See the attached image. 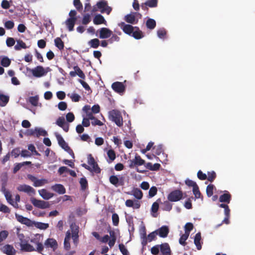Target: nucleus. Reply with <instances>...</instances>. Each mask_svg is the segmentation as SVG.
I'll return each mask as SVG.
<instances>
[{
  "mask_svg": "<svg viewBox=\"0 0 255 255\" xmlns=\"http://www.w3.org/2000/svg\"><path fill=\"white\" fill-rule=\"evenodd\" d=\"M100 44V40L98 38L92 39L88 42V44L93 48H97Z\"/></svg>",
  "mask_w": 255,
  "mask_h": 255,
  "instance_id": "42",
  "label": "nucleus"
},
{
  "mask_svg": "<svg viewBox=\"0 0 255 255\" xmlns=\"http://www.w3.org/2000/svg\"><path fill=\"white\" fill-rule=\"evenodd\" d=\"M145 167L150 170L157 171L159 169L161 165L159 163H155L152 164L151 162H148L145 164Z\"/></svg>",
  "mask_w": 255,
  "mask_h": 255,
  "instance_id": "32",
  "label": "nucleus"
},
{
  "mask_svg": "<svg viewBox=\"0 0 255 255\" xmlns=\"http://www.w3.org/2000/svg\"><path fill=\"white\" fill-rule=\"evenodd\" d=\"M8 234V232L6 230H2L0 232V244L7 238Z\"/></svg>",
  "mask_w": 255,
  "mask_h": 255,
  "instance_id": "50",
  "label": "nucleus"
},
{
  "mask_svg": "<svg viewBox=\"0 0 255 255\" xmlns=\"http://www.w3.org/2000/svg\"><path fill=\"white\" fill-rule=\"evenodd\" d=\"M0 250L1 252L7 255H14L16 253V251L13 247L8 244L2 246Z\"/></svg>",
  "mask_w": 255,
  "mask_h": 255,
  "instance_id": "15",
  "label": "nucleus"
},
{
  "mask_svg": "<svg viewBox=\"0 0 255 255\" xmlns=\"http://www.w3.org/2000/svg\"><path fill=\"white\" fill-rule=\"evenodd\" d=\"M33 226L40 230H46L49 227V224L48 223L34 221V224H33Z\"/></svg>",
  "mask_w": 255,
  "mask_h": 255,
  "instance_id": "38",
  "label": "nucleus"
},
{
  "mask_svg": "<svg viewBox=\"0 0 255 255\" xmlns=\"http://www.w3.org/2000/svg\"><path fill=\"white\" fill-rule=\"evenodd\" d=\"M35 135L37 137H39L40 135L42 136H46L47 135V132L46 130L40 128H35Z\"/></svg>",
  "mask_w": 255,
  "mask_h": 255,
  "instance_id": "47",
  "label": "nucleus"
},
{
  "mask_svg": "<svg viewBox=\"0 0 255 255\" xmlns=\"http://www.w3.org/2000/svg\"><path fill=\"white\" fill-rule=\"evenodd\" d=\"M160 201V200L159 199H158L156 202H155L152 204V206H151V212L152 213V216L153 217H157V215H156L155 214L156 213V212L158 211V209H159V204H158V203H157V201Z\"/></svg>",
  "mask_w": 255,
  "mask_h": 255,
  "instance_id": "39",
  "label": "nucleus"
},
{
  "mask_svg": "<svg viewBox=\"0 0 255 255\" xmlns=\"http://www.w3.org/2000/svg\"><path fill=\"white\" fill-rule=\"evenodd\" d=\"M184 228L185 233L189 235L190 232L193 229V225L191 223H187L185 224Z\"/></svg>",
  "mask_w": 255,
  "mask_h": 255,
  "instance_id": "57",
  "label": "nucleus"
},
{
  "mask_svg": "<svg viewBox=\"0 0 255 255\" xmlns=\"http://www.w3.org/2000/svg\"><path fill=\"white\" fill-rule=\"evenodd\" d=\"M21 250L24 252H31L35 251V248L31 245L27 243V242L24 244L21 245Z\"/></svg>",
  "mask_w": 255,
  "mask_h": 255,
  "instance_id": "31",
  "label": "nucleus"
},
{
  "mask_svg": "<svg viewBox=\"0 0 255 255\" xmlns=\"http://www.w3.org/2000/svg\"><path fill=\"white\" fill-rule=\"evenodd\" d=\"M215 188V186L213 184H209L207 186L206 188V193L207 195L210 197L213 194V190Z\"/></svg>",
  "mask_w": 255,
  "mask_h": 255,
  "instance_id": "51",
  "label": "nucleus"
},
{
  "mask_svg": "<svg viewBox=\"0 0 255 255\" xmlns=\"http://www.w3.org/2000/svg\"><path fill=\"white\" fill-rule=\"evenodd\" d=\"M107 155L108 157L109 158L110 161H109V162H111L113 161H114L116 157V153L115 151L113 149H109L107 152Z\"/></svg>",
  "mask_w": 255,
  "mask_h": 255,
  "instance_id": "48",
  "label": "nucleus"
},
{
  "mask_svg": "<svg viewBox=\"0 0 255 255\" xmlns=\"http://www.w3.org/2000/svg\"><path fill=\"white\" fill-rule=\"evenodd\" d=\"M9 98L8 96L3 95L2 94H0V106L4 107L9 101Z\"/></svg>",
  "mask_w": 255,
  "mask_h": 255,
  "instance_id": "40",
  "label": "nucleus"
},
{
  "mask_svg": "<svg viewBox=\"0 0 255 255\" xmlns=\"http://www.w3.org/2000/svg\"><path fill=\"white\" fill-rule=\"evenodd\" d=\"M77 20L73 18H68L65 21V24L68 27L69 31H72L74 29V27Z\"/></svg>",
  "mask_w": 255,
  "mask_h": 255,
  "instance_id": "30",
  "label": "nucleus"
},
{
  "mask_svg": "<svg viewBox=\"0 0 255 255\" xmlns=\"http://www.w3.org/2000/svg\"><path fill=\"white\" fill-rule=\"evenodd\" d=\"M157 34L159 38L164 39L166 35V31L164 28H160L157 30Z\"/></svg>",
  "mask_w": 255,
  "mask_h": 255,
  "instance_id": "53",
  "label": "nucleus"
},
{
  "mask_svg": "<svg viewBox=\"0 0 255 255\" xmlns=\"http://www.w3.org/2000/svg\"><path fill=\"white\" fill-rule=\"evenodd\" d=\"M71 235V234L70 231H67L66 233V236L64 241V247L66 251H69L71 248L70 243Z\"/></svg>",
  "mask_w": 255,
  "mask_h": 255,
  "instance_id": "24",
  "label": "nucleus"
},
{
  "mask_svg": "<svg viewBox=\"0 0 255 255\" xmlns=\"http://www.w3.org/2000/svg\"><path fill=\"white\" fill-rule=\"evenodd\" d=\"M133 195L137 199L140 200L142 198L143 193L138 188H134L133 190Z\"/></svg>",
  "mask_w": 255,
  "mask_h": 255,
  "instance_id": "44",
  "label": "nucleus"
},
{
  "mask_svg": "<svg viewBox=\"0 0 255 255\" xmlns=\"http://www.w3.org/2000/svg\"><path fill=\"white\" fill-rule=\"evenodd\" d=\"M17 189L20 192H23L29 194L35 193V190L32 187L26 184L20 185L17 187Z\"/></svg>",
  "mask_w": 255,
  "mask_h": 255,
  "instance_id": "17",
  "label": "nucleus"
},
{
  "mask_svg": "<svg viewBox=\"0 0 255 255\" xmlns=\"http://www.w3.org/2000/svg\"><path fill=\"white\" fill-rule=\"evenodd\" d=\"M27 70L31 71L33 75L35 77H41L47 73V72L45 71L44 68L41 66H37L32 69L27 68Z\"/></svg>",
  "mask_w": 255,
  "mask_h": 255,
  "instance_id": "9",
  "label": "nucleus"
},
{
  "mask_svg": "<svg viewBox=\"0 0 255 255\" xmlns=\"http://www.w3.org/2000/svg\"><path fill=\"white\" fill-rule=\"evenodd\" d=\"M59 145L64 149L69 146L68 144L65 142L62 136L58 133L55 134Z\"/></svg>",
  "mask_w": 255,
  "mask_h": 255,
  "instance_id": "28",
  "label": "nucleus"
},
{
  "mask_svg": "<svg viewBox=\"0 0 255 255\" xmlns=\"http://www.w3.org/2000/svg\"><path fill=\"white\" fill-rule=\"evenodd\" d=\"M15 218L18 222L20 223L21 224L26 225L28 227H33V224H34V221H32L30 219L24 217L22 215L15 214Z\"/></svg>",
  "mask_w": 255,
  "mask_h": 255,
  "instance_id": "11",
  "label": "nucleus"
},
{
  "mask_svg": "<svg viewBox=\"0 0 255 255\" xmlns=\"http://www.w3.org/2000/svg\"><path fill=\"white\" fill-rule=\"evenodd\" d=\"M162 205V209L164 211H170L172 208V205L168 201H164Z\"/></svg>",
  "mask_w": 255,
  "mask_h": 255,
  "instance_id": "49",
  "label": "nucleus"
},
{
  "mask_svg": "<svg viewBox=\"0 0 255 255\" xmlns=\"http://www.w3.org/2000/svg\"><path fill=\"white\" fill-rule=\"evenodd\" d=\"M141 238L142 239L141 244L144 246L147 243V239L146 236V232L145 227H143L140 232Z\"/></svg>",
  "mask_w": 255,
  "mask_h": 255,
  "instance_id": "37",
  "label": "nucleus"
},
{
  "mask_svg": "<svg viewBox=\"0 0 255 255\" xmlns=\"http://www.w3.org/2000/svg\"><path fill=\"white\" fill-rule=\"evenodd\" d=\"M119 26L126 34L130 36L132 33H133V30L134 29V26L130 24H126L124 22H122L121 23H120Z\"/></svg>",
  "mask_w": 255,
  "mask_h": 255,
  "instance_id": "16",
  "label": "nucleus"
},
{
  "mask_svg": "<svg viewBox=\"0 0 255 255\" xmlns=\"http://www.w3.org/2000/svg\"><path fill=\"white\" fill-rule=\"evenodd\" d=\"M10 60L6 56L2 57L0 60V64L5 67L9 66L10 64Z\"/></svg>",
  "mask_w": 255,
  "mask_h": 255,
  "instance_id": "43",
  "label": "nucleus"
},
{
  "mask_svg": "<svg viewBox=\"0 0 255 255\" xmlns=\"http://www.w3.org/2000/svg\"><path fill=\"white\" fill-rule=\"evenodd\" d=\"M189 236V235L185 233L182 235L179 240V244L183 246L186 245L187 244L186 241L188 239Z\"/></svg>",
  "mask_w": 255,
  "mask_h": 255,
  "instance_id": "46",
  "label": "nucleus"
},
{
  "mask_svg": "<svg viewBox=\"0 0 255 255\" xmlns=\"http://www.w3.org/2000/svg\"><path fill=\"white\" fill-rule=\"evenodd\" d=\"M40 195L45 200H48L53 197V194L48 192L46 189H43L38 191Z\"/></svg>",
  "mask_w": 255,
  "mask_h": 255,
  "instance_id": "29",
  "label": "nucleus"
},
{
  "mask_svg": "<svg viewBox=\"0 0 255 255\" xmlns=\"http://www.w3.org/2000/svg\"><path fill=\"white\" fill-rule=\"evenodd\" d=\"M56 125L59 127L62 128L65 132H68L69 128V125L68 123L65 122V120L64 117H59L56 122Z\"/></svg>",
  "mask_w": 255,
  "mask_h": 255,
  "instance_id": "19",
  "label": "nucleus"
},
{
  "mask_svg": "<svg viewBox=\"0 0 255 255\" xmlns=\"http://www.w3.org/2000/svg\"><path fill=\"white\" fill-rule=\"evenodd\" d=\"M207 174V179L211 182H213L216 177V174L214 171L208 172Z\"/></svg>",
  "mask_w": 255,
  "mask_h": 255,
  "instance_id": "55",
  "label": "nucleus"
},
{
  "mask_svg": "<svg viewBox=\"0 0 255 255\" xmlns=\"http://www.w3.org/2000/svg\"><path fill=\"white\" fill-rule=\"evenodd\" d=\"M226 192L225 193L220 196L219 201L220 202H225L229 204L231 199V195L228 191Z\"/></svg>",
  "mask_w": 255,
  "mask_h": 255,
  "instance_id": "27",
  "label": "nucleus"
},
{
  "mask_svg": "<svg viewBox=\"0 0 255 255\" xmlns=\"http://www.w3.org/2000/svg\"><path fill=\"white\" fill-rule=\"evenodd\" d=\"M74 70L76 71V75H77L80 78L83 79L85 78V75L84 73L78 66H74Z\"/></svg>",
  "mask_w": 255,
  "mask_h": 255,
  "instance_id": "52",
  "label": "nucleus"
},
{
  "mask_svg": "<svg viewBox=\"0 0 255 255\" xmlns=\"http://www.w3.org/2000/svg\"><path fill=\"white\" fill-rule=\"evenodd\" d=\"M99 33V37L101 39H106L110 38L112 35L113 31L106 27H102L98 31Z\"/></svg>",
  "mask_w": 255,
  "mask_h": 255,
  "instance_id": "13",
  "label": "nucleus"
},
{
  "mask_svg": "<svg viewBox=\"0 0 255 255\" xmlns=\"http://www.w3.org/2000/svg\"><path fill=\"white\" fill-rule=\"evenodd\" d=\"M91 16L89 14H86L84 15L82 19V24L84 25H86L88 24L91 21Z\"/></svg>",
  "mask_w": 255,
  "mask_h": 255,
  "instance_id": "64",
  "label": "nucleus"
},
{
  "mask_svg": "<svg viewBox=\"0 0 255 255\" xmlns=\"http://www.w3.org/2000/svg\"><path fill=\"white\" fill-rule=\"evenodd\" d=\"M183 193L179 190H175L171 192L167 196L168 201L171 202H177L182 198Z\"/></svg>",
  "mask_w": 255,
  "mask_h": 255,
  "instance_id": "4",
  "label": "nucleus"
},
{
  "mask_svg": "<svg viewBox=\"0 0 255 255\" xmlns=\"http://www.w3.org/2000/svg\"><path fill=\"white\" fill-rule=\"evenodd\" d=\"M54 44L55 46L60 50H62L64 48V42L61 38L57 37L54 39Z\"/></svg>",
  "mask_w": 255,
  "mask_h": 255,
  "instance_id": "36",
  "label": "nucleus"
},
{
  "mask_svg": "<svg viewBox=\"0 0 255 255\" xmlns=\"http://www.w3.org/2000/svg\"><path fill=\"white\" fill-rule=\"evenodd\" d=\"M70 229L72 231V238L74 244L77 246L79 241V227L75 224H72L70 225Z\"/></svg>",
  "mask_w": 255,
  "mask_h": 255,
  "instance_id": "12",
  "label": "nucleus"
},
{
  "mask_svg": "<svg viewBox=\"0 0 255 255\" xmlns=\"http://www.w3.org/2000/svg\"><path fill=\"white\" fill-rule=\"evenodd\" d=\"M44 248L51 249L53 252L55 251L58 248V243L54 238H48L46 239L44 244Z\"/></svg>",
  "mask_w": 255,
  "mask_h": 255,
  "instance_id": "6",
  "label": "nucleus"
},
{
  "mask_svg": "<svg viewBox=\"0 0 255 255\" xmlns=\"http://www.w3.org/2000/svg\"><path fill=\"white\" fill-rule=\"evenodd\" d=\"M39 97L36 95L35 96L30 97L29 98V103L33 106H37L38 104Z\"/></svg>",
  "mask_w": 255,
  "mask_h": 255,
  "instance_id": "45",
  "label": "nucleus"
},
{
  "mask_svg": "<svg viewBox=\"0 0 255 255\" xmlns=\"http://www.w3.org/2000/svg\"><path fill=\"white\" fill-rule=\"evenodd\" d=\"M136 16H139V18L141 17V14L138 12H131L125 16L124 20L128 23L130 24H137L138 20L136 18Z\"/></svg>",
  "mask_w": 255,
  "mask_h": 255,
  "instance_id": "5",
  "label": "nucleus"
},
{
  "mask_svg": "<svg viewBox=\"0 0 255 255\" xmlns=\"http://www.w3.org/2000/svg\"><path fill=\"white\" fill-rule=\"evenodd\" d=\"M88 163L92 166L93 169L97 173L100 172V168L98 166V164L95 161L94 158L92 154H90L88 155Z\"/></svg>",
  "mask_w": 255,
  "mask_h": 255,
  "instance_id": "20",
  "label": "nucleus"
},
{
  "mask_svg": "<svg viewBox=\"0 0 255 255\" xmlns=\"http://www.w3.org/2000/svg\"><path fill=\"white\" fill-rule=\"evenodd\" d=\"M193 193L195 195V197L196 198H200L201 196V193L199 190V187L198 185L195 186V187L193 188Z\"/></svg>",
  "mask_w": 255,
  "mask_h": 255,
  "instance_id": "59",
  "label": "nucleus"
},
{
  "mask_svg": "<svg viewBox=\"0 0 255 255\" xmlns=\"http://www.w3.org/2000/svg\"><path fill=\"white\" fill-rule=\"evenodd\" d=\"M125 205L128 207H132L135 209H138L140 207V203L138 201H133L131 199L127 200L125 202Z\"/></svg>",
  "mask_w": 255,
  "mask_h": 255,
  "instance_id": "23",
  "label": "nucleus"
},
{
  "mask_svg": "<svg viewBox=\"0 0 255 255\" xmlns=\"http://www.w3.org/2000/svg\"><path fill=\"white\" fill-rule=\"evenodd\" d=\"M93 22L95 25H100L101 24H106L107 23V21L104 16L100 14L95 15L93 19Z\"/></svg>",
  "mask_w": 255,
  "mask_h": 255,
  "instance_id": "25",
  "label": "nucleus"
},
{
  "mask_svg": "<svg viewBox=\"0 0 255 255\" xmlns=\"http://www.w3.org/2000/svg\"><path fill=\"white\" fill-rule=\"evenodd\" d=\"M109 118L119 127L123 125V117L119 110H112L110 111L109 112Z\"/></svg>",
  "mask_w": 255,
  "mask_h": 255,
  "instance_id": "1",
  "label": "nucleus"
},
{
  "mask_svg": "<svg viewBox=\"0 0 255 255\" xmlns=\"http://www.w3.org/2000/svg\"><path fill=\"white\" fill-rule=\"evenodd\" d=\"M43 238V234H36L30 239V242L36 246L35 249V251L40 254H42L44 250V246L42 244Z\"/></svg>",
  "mask_w": 255,
  "mask_h": 255,
  "instance_id": "2",
  "label": "nucleus"
},
{
  "mask_svg": "<svg viewBox=\"0 0 255 255\" xmlns=\"http://www.w3.org/2000/svg\"><path fill=\"white\" fill-rule=\"evenodd\" d=\"M96 6L97 8L100 9L101 13H106L107 14H109L112 10V8L108 5V2L105 0H101L98 1Z\"/></svg>",
  "mask_w": 255,
  "mask_h": 255,
  "instance_id": "3",
  "label": "nucleus"
},
{
  "mask_svg": "<svg viewBox=\"0 0 255 255\" xmlns=\"http://www.w3.org/2000/svg\"><path fill=\"white\" fill-rule=\"evenodd\" d=\"M73 4L77 10L81 11L83 9V5L80 0H74Z\"/></svg>",
  "mask_w": 255,
  "mask_h": 255,
  "instance_id": "58",
  "label": "nucleus"
},
{
  "mask_svg": "<svg viewBox=\"0 0 255 255\" xmlns=\"http://www.w3.org/2000/svg\"><path fill=\"white\" fill-rule=\"evenodd\" d=\"M80 184L81 189L83 190H85L88 187V181L85 177H83L80 179Z\"/></svg>",
  "mask_w": 255,
  "mask_h": 255,
  "instance_id": "56",
  "label": "nucleus"
},
{
  "mask_svg": "<svg viewBox=\"0 0 255 255\" xmlns=\"http://www.w3.org/2000/svg\"><path fill=\"white\" fill-rule=\"evenodd\" d=\"M112 219L113 225L115 226H118L119 223V217L117 213L113 214Z\"/></svg>",
  "mask_w": 255,
  "mask_h": 255,
  "instance_id": "61",
  "label": "nucleus"
},
{
  "mask_svg": "<svg viewBox=\"0 0 255 255\" xmlns=\"http://www.w3.org/2000/svg\"><path fill=\"white\" fill-rule=\"evenodd\" d=\"M157 192V188L155 186H152L148 192V196L149 198H152L154 196Z\"/></svg>",
  "mask_w": 255,
  "mask_h": 255,
  "instance_id": "60",
  "label": "nucleus"
},
{
  "mask_svg": "<svg viewBox=\"0 0 255 255\" xmlns=\"http://www.w3.org/2000/svg\"><path fill=\"white\" fill-rule=\"evenodd\" d=\"M145 25L147 29L152 30L156 27V23L154 19L149 18L146 20Z\"/></svg>",
  "mask_w": 255,
  "mask_h": 255,
  "instance_id": "35",
  "label": "nucleus"
},
{
  "mask_svg": "<svg viewBox=\"0 0 255 255\" xmlns=\"http://www.w3.org/2000/svg\"><path fill=\"white\" fill-rule=\"evenodd\" d=\"M201 240V236L200 233H198L195 235L194 238V244L196 246L197 249L198 250H200L202 248V245L200 243V241Z\"/></svg>",
  "mask_w": 255,
  "mask_h": 255,
  "instance_id": "33",
  "label": "nucleus"
},
{
  "mask_svg": "<svg viewBox=\"0 0 255 255\" xmlns=\"http://www.w3.org/2000/svg\"><path fill=\"white\" fill-rule=\"evenodd\" d=\"M112 89L117 93H121L125 92L126 90L125 86L120 82H115L112 85Z\"/></svg>",
  "mask_w": 255,
  "mask_h": 255,
  "instance_id": "18",
  "label": "nucleus"
},
{
  "mask_svg": "<svg viewBox=\"0 0 255 255\" xmlns=\"http://www.w3.org/2000/svg\"><path fill=\"white\" fill-rule=\"evenodd\" d=\"M160 251L162 255H171V251L169 244L167 243L159 245Z\"/></svg>",
  "mask_w": 255,
  "mask_h": 255,
  "instance_id": "22",
  "label": "nucleus"
},
{
  "mask_svg": "<svg viewBox=\"0 0 255 255\" xmlns=\"http://www.w3.org/2000/svg\"><path fill=\"white\" fill-rule=\"evenodd\" d=\"M155 231L157 235L162 238L167 237L169 232V228L167 226H163Z\"/></svg>",
  "mask_w": 255,
  "mask_h": 255,
  "instance_id": "21",
  "label": "nucleus"
},
{
  "mask_svg": "<svg viewBox=\"0 0 255 255\" xmlns=\"http://www.w3.org/2000/svg\"><path fill=\"white\" fill-rule=\"evenodd\" d=\"M110 182L115 187L122 186L124 185V178L121 176L118 178L117 175H111L109 178Z\"/></svg>",
  "mask_w": 255,
  "mask_h": 255,
  "instance_id": "8",
  "label": "nucleus"
},
{
  "mask_svg": "<svg viewBox=\"0 0 255 255\" xmlns=\"http://www.w3.org/2000/svg\"><path fill=\"white\" fill-rule=\"evenodd\" d=\"M119 247V250L123 255H129V253L124 244H120Z\"/></svg>",
  "mask_w": 255,
  "mask_h": 255,
  "instance_id": "63",
  "label": "nucleus"
},
{
  "mask_svg": "<svg viewBox=\"0 0 255 255\" xmlns=\"http://www.w3.org/2000/svg\"><path fill=\"white\" fill-rule=\"evenodd\" d=\"M27 47L26 44L22 40H17V43L14 46V49L16 50H20L21 48L26 49Z\"/></svg>",
  "mask_w": 255,
  "mask_h": 255,
  "instance_id": "41",
  "label": "nucleus"
},
{
  "mask_svg": "<svg viewBox=\"0 0 255 255\" xmlns=\"http://www.w3.org/2000/svg\"><path fill=\"white\" fill-rule=\"evenodd\" d=\"M52 189L60 194H63L66 192L65 188L61 184H56L53 186Z\"/></svg>",
  "mask_w": 255,
  "mask_h": 255,
  "instance_id": "34",
  "label": "nucleus"
},
{
  "mask_svg": "<svg viewBox=\"0 0 255 255\" xmlns=\"http://www.w3.org/2000/svg\"><path fill=\"white\" fill-rule=\"evenodd\" d=\"M120 40V38L116 34H113L110 38L108 40L109 43L112 44L115 42H119Z\"/></svg>",
  "mask_w": 255,
  "mask_h": 255,
  "instance_id": "54",
  "label": "nucleus"
},
{
  "mask_svg": "<svg viewBox=\"0 0 255 255\" xmlns=\"http://www.w3.org/2000/svg\"><path fill=\"white\" fill-rule=\"evenodd\" d=\"M160 250L159 245H156L151 248V253L153 255H159Z\"/></svg>",
  "mask_w": 255,
  "mask_h": 255,
  "instance_id": "62",
  "label": "nucleus"
},
{
  "mask_svg": "<svg viewBox=\"0 0 255 255\" xmlns=\"http://www.w3.org/2000/svg\"><path fill=\"white\" fill-rule=\"evenodd\" d=\"M32 204L37 208L40 209H46L50 207V204L48 202H46L43 200H37L35 198H32L31 200Z\"/></svg>",
  "mask_w": 255,
  "mask_h": 255,
  "instance_id": "10",
  "label": "nucleus"
},
{
  "mask_svg": "<svg viewBox=\"0 0 255 255\" xmlns=\"http://www.w3.org/2000/svg\"><path fill=\"white\" fill-rule=\"evenodd\" d=\"M158 0H146V1L141 4L142 9L145 11L148 10V7H156L157 6Z\"/></svg>",
  "mask_w": 255,
  "mask_h": 255,
  "instance_id": "14",
  "label": "nucleus"
},
{
  "mask_svg": "<svg viewBox=\"0 0 255 255\" xmlns=\"http://www.w3.org/2000/svg\"><path fill=\"white\" fill-rule=\"evenodd\" d=\"M128 162L129 163L128 167L130 168H132L134 166H141L145 164L144 160L142 159L138 154L135 155L133 159L129 160Z\"/></svg>",
  "mask_w": 255,
  "mask_h": 255,
  "instance_id": "7",
  "label": "nucleus"
},
{
  "mask_svg": "<svg viewBox=\"0 0 255 255\" xmlns=\"http://www.w3.org/2000/svg\"><path fill=\"white\" fill-rule=\"evenodd\" d=\"M131 36L136 39H140L144 36L142 32L137 26H134V29L133 30V33H132Z\"/></svg>",
  "mask_w": 255,
  "mask_h": 255,
  "instance_id": "26",
  "label": "nucleus"
}]
</instances>
